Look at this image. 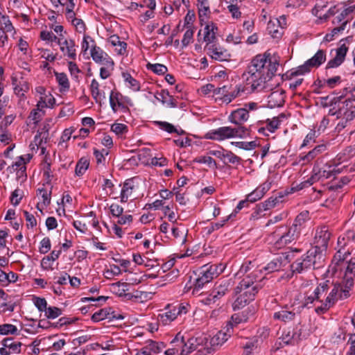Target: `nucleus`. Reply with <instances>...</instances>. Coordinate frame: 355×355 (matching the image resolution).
Listing matches in <instances>:
<instances>
[{
    "label": "nucleus",
    "mask_w": 355,
    "mask_h": 355,
    "mask_svg": "<svg viewBox=\"0 0 355 355\" xmlns=\"http://www.w3.org/2000/svg\"><path fill=\"white\" fill-rule=\"evenodd\" d=\"M279 26L277 24V20L270 19L267 26V30L271 36L274 38L279 37L281 35L278 30Z\"/></svg>",
    "instance_id": "nucleus-62"
},
{
    "label": "nucleus",
    "mask_w": 355,
    "mask_h": 355,
    "mask_svg": "<svg viewBox=\"0 0 355 355\" xmlns=\"http://www.w3.org/2000/svg\"><path fill=\"white\" fill-rule=\"evenodd\" d=\"M230 285V283L228 280L217 282L207 299V304L215 303L218 300L223 297L229 291Z\"/></svg>",
    "instance_id": "nucleus-13"
},
{
    "label": "nucleus",
    "mask_w": 355,
    "mask_h": 355,
    "mask_svg": "<svg viewBox=\"0 0 355 355\" xmlns=\"http://www.w3.org/2000/svg\"><path fill=\"white\" fill-rule=\"evenodd\" d=\"M328 285L325 283L320 284L315 288H311L308 291V297L305 306H314L318 313H323L329 309H324V306L328 297Z\"/></svg>",
    "instance_id": "nucleus-5"
},
{
    "label": "nucleus",
    "mask_w": 355,
    "mask_h": 355,
    "mask_svg": "<svg viewBox=\"0 0 355 355\" xmlns=\"http://www.w3.org/2000/svg\"><path fill=\"white\" fill-rule=\"evenodd\" d=\"M146 68L157 75H164L168 71V68L165 65L159 63H148Z\"/></svg>",
    "instance_id": "nucleus-55"
},
{
    "label": "nucleus",
    "mask_w": 355,
    "mask_h": 355,
    "mask_svg": "<svg viewBox=\"0 0 355 355\" xmlns=\"http://www.w3.org/2000/svg\"><path fill=\"white\" fill-rule=\"evenodd\" d=\"M205 49L207 51V55H209L212 59L220 62L230 60V54L228 51L217 44H212L208 46H205Z\"/></svg>",
    "instance_id": "nucleus-16"
},
{
    "label": "nucleus",
    "mask_w": 355,
    "mask_h": 355,
    "mask_svg": "<svg viewBox=\"0 0 355 355\" xmlns=\"http://www.w3.org/2000/svg\"><path fill=\"white\" fill-rule=\"evenodd\" d=\"M1 335H15L18 334V329L16 326L11 324H0Z\"/></svg>",
    "instance_id": "nucleus-56"
},
{
    "label": "nucleus",
    "mask_w": 355,
    "mask_h": 355,
    "mask_svg": "<svg viewBox=\"0 0 355 355\" xmlns=\"http://www.w3.org/2000/svg\"><path fill=\"white\" fill-rule=\"evenodd\" d=\"M44 109L43 107H36V108L32 110L28 117L29 123L36 125L40 122L45 114Z\"/></svg>",
    "instance_id": "nucleus-44"
},
{
    "label": "nucleus",
    "mask_w": 355,
    "mask_h": 355,
    "mask_svg": "<svg viewBox=\"0 0 355 355\" xmlns=\"http://www.w3.org/2000/svg\"><path fill=\"white\" fill-rule=\"evenodd\" d=\"M289 262L288 255H279L262 268L254 270L244 277L235 288L237 297L232 304L233 309H241L254 300L255 295L263 286L265 277L261 275L263 271L269 274L283 270Z\"/></svg>",
    "instance_id": "nucleus-1"
},
{
    "label": "nucleus",
    "mask_w": 355,
    "mask_h": 355,
    "mask_svg": "<svg viewBox=\"0 0 355 355\" xmlns=\"http://www.w3.org/2000/svg\"><path fill=\"white\" fill-rule=\"evenodd\" d=\"M355 154V145L345 148L343 153H339L336 159L339 163L347 161Z\"/></svg>",
    "instance_id": "nucleus-52"
},
{
    "label": "nucleus",
    "mask_w": 355,
    "mask_h": 355,
    "mask_svg": "<svg viewBox=\"0 0 355 355\" xmlns=\"http://www.w3.org/2000/svg\"><path fill=\"white\" fill-rule=\"evenodd\" d=\"M67 64L72 79L76 82H79V73H81V70L76 63L73 61L68 62Z\"/></svg>",
    "instance_id": "nucleus-57"
},
{
    "label": "nucleus",
    "mask_w": 355,
    "mask_h": 355,
    "mask_svg": "<svg viewBox=\"0 0 355 355\" xmlns=\"http://www.w3.org/2000/svg\"><path fill=\"white\" fill-rule=\"evenodd\" d=\"M347 51L348 46L343 40H341L339 46L335 49V56L327 62V68H336L340 66L344 62Z\"/></svg>",
    "instance_id": "nucleus-17"
},
{
    "label": "nucleus",
    "mask_w": 355,
    "mask_h": 355,
    "mask_svg": "<svg viewBox=\"0 0 355 355\" xmlns=\"http://www.w3.org/2000/svg\"><path fill=\"white\" fill-rule=\"evenodd\" d=\"M45 313V316L48 319H55L62 315V311L60 308L55 306L47 307Z\"/></svg>",
    "instance_id": "nucleus-63"
},
{
    "label": "nucleus",
    "mask_w": 355,
    "mask_h": 355,
    "mask_svg": "<svg viewBox=\"0 0 355 355\" xmlns=\"http://www.w3.org/2000/svg\"><path fill=\"white\" fill-rule=\"evenodd\" d=\"M355 85L344 89V93L339 97L324 96L320 98V103L323 107H331L329 114L336 116L337 118L346 116L348 111L355 108Z\"/></svg>",
    "instance_id": "nucleus-3"
},
{
    "label": "nucleus",
    "mask_w": 355,
    "mask_h": 355,
    "mask_svg": "<svg viewBox=\"0 0 355 355\" xmlns=\"http://www.w3.org/2000/svg\"><path fill=\"white\" fill-rule=\"evenodd\" d=\"M107 41L115 47V51L118 55H123L126 53L127 43L121 41L117 35H111Z\"/></svg>",
    "instance_id": "nucleus-32"
},
{
    "label": "nucleus",
    "mask_w": 355,
    "mask_h": 355,
    "mask_svg": "<svg viewBox=\"0 0 355 355\" xmlns=\"http://www.w3.org/2000/svg\"><path fill=\"white\" fill-rule=\"evenodd\" d=\"M12 84L14 85L15 94L18 96H24L25 93L29 89L28 84L24 80H21L18 83L17 80H15Z\"/></svg>",
    "instance_id": "nucleus-46"
},
{
    "label": "nucleus",
    "mask_w": 355,
    "mask_h": 355,
    "mask_svg": "<svg viewBox=\"0 0 355 355\" xmlns=\"http://www.w3.org/2000/svg\"><path fill=\"white\" fill-rule=\"evenodd\" d=\"M331 270L336 272L338 270L342 271L345 269V273L346 275H349L352 276L355 275V257L352 258L349 261H347V259L343 261V262H339V263H334L331 265Z\"/></svg>",
    "instance_id": "nucleus-22"
},
{
    "label": "nucleus",
    "mask_w": 355,
    "mask_h": 355,
    "mask_svg": "<svg viewBox=\"0 0 355 355\" xmlns=\"http://www.w3.org/2000/svg\"><path fill=\"white\" fill-rule=\"evenodd\" d=\"M90 55L92 60L96 63L105 65L107 67H112L114 66L113 60L107 53L103 51L99 46H97L96 44L92 46Z\"/></svg>",
    "instance_id": "nucleus-14"
},
{
    "label": "nucleus",
    "mask_w": 355,
    "mask_h": 355,
    "mask_svg": "<svg viewBox=\"0 0 355 355\" xmlns=\"http://www.w3.org/2000/svg\"><path fill=\"white\" fill-rule=\"evenodd\" d=\"M311 66L308 64V62L306 61L303 64L298 66L296 68H293L288 71L286 76L288 78L291 79L298 76H304L308 73H309L311 70Z\"/></svg>",
    "instance_id": "nucleus-33"
},
{
    "label": "nucleus",
    "mask_w": 355,
    "mask_h": 355,
    "mask_svg": "<svg viewBox=\"0 0 355 355\" xmlns=\"http://www.w3.org/2000/svg\"><path fill=\"white\" fill-rule=\"evenodd\" d=\"M339 173H340V170L338 168L336 162H334V164H326L322 166H320L317 162L313 166L311 176L312 177V180L316 182L330 178Z\"/></svg>",
    "instance_id": "nucleus-10"
},
{
    "label": "nucleus",
    "mask_w": 355,
    "mask_h": 355,
    "mask_svg": "<svg viewBox=\"0 0 355 355\" xmlns=\"http://www.w3.org/2000/svg\"><path fill=\"white\" fill-rule=\"evenodd\" d=\"M193 162L206 164L211 168H216L217 164L216 161L211 156H200L193 159Z\"/></svg>",
    "instance_id": "nucleus-51"
},
{
    "label": "nucleus",
    "mask_w": 355,
    "mask_h": 355,
    "mask_svg": "<svg viewBox=\"0 0 355 355\" xmlns=\"http://www.w3.org/2000/svg\"><path fill=\"white\" fill-rule=\"evenodd\" d=\"M159 96L162 103L167 107L174 108L178 107V101L173 96L170 95L168 91L164 89L162 90Z\"/></svg>",
    "instance_id": "nucleus-37"
},
{
    "label": "nucleus",
    "mask_w": 355,
    "mask_h": 355,
    "mask_svg": "<svg viewBox=\"0 0 355 355\" xmlns=\"http://www.w3.org/2000/svg\"><path fill=\"white\" fill-rule=\"evenodd\" d=\"M285 115L284 114H281L277 116L273 117L271 119H267L265 122L262 123V126L259 127L258 129L259 133H261L265 130H268L270 132H274L281 125L284 119H285Z\"/></svg>",
    "instance_id": "nucleus-24"
},
{
    "label": "nucleus",
    "mask_w": 355,
    "mask_h": 355,
    "mask_svg": "<svg viewBox=\"0 0 355 355\" xmlns=\"http://www.w3.org/2000/svg\"><path fill=\"white\" fill-rule=\"evenodd\" d=\"M0 46L3 47L8 43V37L6 33H10L14 30V27L8 17L6 15H1L0 17Z\"/></svg>",
    "instance_id": "nucleus-18"
},
{
    "label": "nucleus",
    "mask_w": 355,
    "mask_h": 355,
    "mask_svg": "<svg viewBox=\"0 0 355 355\" xmlns=\"http://www.w3.org/2000/svg\"><path fill=\"white\" fill-rule=\"evenodd\" d=\"M193 136V138H191L189 137H179L178 139H174L175 144L180 147H187V146H191L194 143L193 139L196 138V135H191Z\"/></svg>",
    "instance_id": "nucleus-58"
},
{
    "label": "nucleus",
    "mask_w": 355,
    "mask_h": 355,
    "mask_svg": "<svg viewBox=\"0 0 355 355\" xmlns=\"http://www.w3.org/2000/svg\"><path fill=\"white\" fill-rule=\"evenodd\" d=\"M297 313V312L295 311V309L286 306L279 311H275L273 314V318L286 323L293 320Z\"/></svg>",
    "instance_id": "nucleus-20"
},
{
    "label": "nucleus",
    "mask_w": 355,
    "mask_h": 355,
    "mask_svg": "<svg viewBox=\"0 0 355 355\" xmlns=\"http://www.w3.org/2000/svg\"><path fill=\"white\" fill-rule=\"evenodd\" d=\"M191 309L187 302H181L176 304H168L157 315V320L159 324L166 326L175 320L178 315L187 314Z\"/></svg>",
    "instance_id": "nucleus-7"
},
{
    "label": "nucleus",
    "mask_w": 355,
    "mask_h": 355,
    "mask_svg": "<svg viewBox=\"0 0 355 355\" xmlns=\"http://www.w3.org/2000/svg\"><path fill=\"white\" fill-rule=\"evenodd\" d=\"M326 60V52L324 50H318L315 54L307 60L308 64L311 68H318Z\"/></svg>",
    "instance_id": "nucleus-35"
},
{
    "label": "nucleus",
    "mask_w": 355,
    "mask_h": 355,
    "mask_svg": "<svg viewBox=\"0 0 355 355\" xmlns=\"http://www.w3.org/2000/svg\"><path fill=\"white\" fill-rule=\"evenodd\" d=\"M37 196L40 201L37 203L36 207L38 211L42 213L50 204L51 200V188H39L37 191Z\"/></svg>",
    "instance_id": "nucleus-19"
},
{
    "label": "nucleus",
    "mask_w": 355,
    "mask_h": 355,
    "mask_svg": "<svg viewBox=\"0 0 355 355\" xmlns=\"http://www.w3.org/2000/svg\"><path fill=\"white\" fill-rule=\"evenodd\" d=\"M318 257H320V254H318V250L311 249L300 258L297 259L291 265L288 264L287 266L291 267L293 273H301L307 269L314 268Z\"/></svg>",
    "instance_id": "nucleus-9"
},
{
    "label": "nucleus",
    "mask_w": 355,
    "mask_h": 355,
    "mask_svg": "<svg viewBox=\"0 0 355 355\" xmlns=\"http://www.w3.org/2000/svg\"><path fill=\"white\" fill-rule=\"evenodd\" d=\"M154 124L158 126L162 130L168 133H186L180 128L175 127L166 121H154Z\"/></svg>",
    "instance_id": "nucleus-39"
},
{
    "label": "nucleus",
    "mask_w": 355,
    "mask_h": 355,
    "mask_svg": "<svg viewBox=\"0 0 355 355\" xmlns=\"http://www.w3.org/2000/svg\"><path fill=\"white\" fill-rule=\"evenodd\" d=\"M96 44L94 40L88 35H84L83 42L81 44L82 51L86 53L92 46Z\"/></svg>",
    "instance_id": "nucleus-61"
},
{
    "label": "nucleus",
    "mask_w": 355,
    "mask_h": 355,
    "mask_svg": "<svg viewBox=\"0 0 355 355\" xmlns=\"http://www.w3.org/2000/svg\"><path fill=\"white\" fill-rule=\"evenodd\" d=\"M341 82V77L340 76H336L332 78L324 79L323 80L318 81V85L320 87H327L330 89L334 88L336 86L339 85Z\"/></svg>",
    "instance_id": "nucleus-49"
},
{
    "label": "nucleus",
    "mask_w": 355,
    "mask_h": 355,
    "mask_svg": "<svg viewBox=\"0 0 355 355\" xmlns=\"http://www.w3.org/2000/svg\"><path fill=\"white\" fill-rule=\"evenodd\" d=\"M128 284L127 283H116L112 285V289L114 293L120 297L125 296L130 299L131 297L130 294H127Z\"/></svg>",
    "instance_id": "nucleus-47"
},
{
    "label": "nucleus",
    "mask_w": 355,
    "mask_h": 355,
    "mask_svg": "<svg viewBox=\"0 0 355 355\" xmlns=\"http://www.w3.org/2000/svg\"><path fill=\"white\" fill-rule=\"evenodd\" d=\"M249 118V114L243 107L238 108L232 111L229 116V120L235 124L241 125Z\"/></svg>",
    "instance_id": "nucleus-28"
},
{
    "label": "nucleus",
    "mask_w": 355,
    "mask_h": 355,
    "mask_svg": "<svg viewBox=\"0 0 355 355\" xmlns=\"http://www.w3.org/2000/svg\"><path fill=\"white\" fill-rule=\"evenodd\" d=\"M55 104V98L51 92H48L43 96H40L36 107L43 108H53Z\"/></svg>",
    "instance_id": "nucleus-34"
},
{
    "label": "nucleus",
    "mask_w": 355,
    "mask_h": 355,
    "mask_svg": "<svg viewBox=\"0 0 355 355\" xmlns=\"http://www.w3.org/2000/svg\"><path fill=\"white\" fill-rule=\"evenodd\" d=\"M355 244V232L354 230H347L343 234L340 235L337 241V252L333 258V262L339 263L352 253V249Z\"/></svg>",
    "instance_id": "nucleus-6"
},
{
    "label": "nucleus",
    "mask_w": 355,
    "mask_h": 355,
    "mask_svg": "<svg viewBox=\"0 0 355 355\" xmlns=\"http://www.w3.org/2000/svg\"><path fill=\"white\" fill-rule=\"evenodd\" d=\"M309 219V212L306 210L303 211L296 216L291 227L300 235L302 230L305 227L306 223Z\"/></svg>",
    "instance_id": "nucleus-29"
},
{
    "label": "nucleus",
    "mask_w": 355,
    "mask_h": 355,
    "mask_svg": "<svg viewBox=\"0 0 355 355\" xmlns=\"http://www.w3.org/2000/svg\"><path fill=\"white\" fill-rule=\"evenodd\" d=\"M56 81L60 86V92H67L70 87L69 78L65 73L63 72H54Z\"/></svg>",
    "instance_id": "nucleus-38"
},
{
    "label": "nucleus",
    "mask_w": 355,
    "mask_h": 355,
    "mask_svg": "<svg viewBox=\"0 0 355 355\" xmlns=\"http://www.w3.org/2000/svg\"><path fill=\"white\" fill-rule=\"evenodd\" d=\"M204 338L202 337L189 336L184 335L185 349H182L184 354L187 355L196 350L197 347L202 343Z\"/></svg>",
    "instance_id": "nucleus-27"
},
{
    "label": "nucleus",
    "mask_w": 355,
    "mask_h": 355,
    "mask_svg": "<svg viewBox=\"0 0 355 355\" xmlns=\"http://www.w3.org/2000/svg\"><path fill=\"white\" fill-rule=\"evenodd\" d=\"M127 100L128 98L122 96L118 91L110 90V104L114 112H117L121 108H124Z\"/></svg>",
    "instance_id": "nucleus-23"
},
{
    "label": "nucleus",
    "mask_w": 355,
    "mask_h": 355,
    "mask_svg": "<svg viewBox=\"0 0 355 355\" xmlns=\"http://www.w3.org/2000/svg\"><path fill=\"white\" fill-rule=\"evenodd\" d=\"M241 158L234 154L232 152L226 150V153L225 154L223 163L224 164H238L240 163Z\"/></svg>",
    "instance_id": "nucleus-64"
},
{
    "label": "nucleus",
    "mask_w": 355,
    "mask_h": 355,
    "mask_svg": "<svg viewBox=\"0 0 355 355\" xmlns=\"http://www.w3.org/2000/svg\"><path fill=\"white\" fill-rule=\"evenodd\" d=\"M331 233L329 229L327 226L318 227L315 230L314 236V243L315 246L313 249L318 250V254L319 252L322 250H325L328 245V243L330 240Z\"/></svg>",
    "instance_id": "nucleus-11"
},
{
    "label": "nucleus",
    "mask_w": 355,
    "mask_h": 355,
    "mask_svg": "<svg viewBox=\"0 0 355 355\" xmlns=\"http://www.w3.org/2000/svg\"><path fill=\"white\" fill-rule=\"evenodd\" d=\"M347 24V21H345L342 23L341 25H339L338 26L334 28L330 33H327L324 36V41L329 42L334 40L335 35H336L339 33L343 31L345 29Z\"/></svg>",
    "instance_id": "nucleus-50"
},
{
    "label": "nucleus",
    "mask_w": 355,
    "mask_h": 355,
    "mask_svg": "<svg viewBox=\"0 0 355 355\" xmlns=\"http://www.w3.org/2000/svg\"><path fill=\"white\" fill-rule=\"evenodd\" d=\"M281 202L282 200H280L277 197H270L268 198L266 200L260 203V205L263 209L265 210V211H266L275 208Z\"/></svg>",
    "instance_id": "nucleus-54"
},
{
    "label": "nucleus",
    "mask_w": 355,
    "mask_h": 355,
    "mask_svg": "<svg viewBox=\"0 0 355 355\" xmlns=\"http://www.w3.org/2000/svg\"><path fill=\"white\" fill-rule=\"evenodd\" d=\"M135 189L134 182L132 179L125 180L121 190L120 201L122 203L126 202L132 195Z\"/></svg>",
    "instance_id": "nucleus-30"
},
{
    "label": "nucleus",
    "mask_w": 355,
    "mask_h": 355,
    "mask_svg": "<svg viewBox=\"0 0 355 355\" xmlns=\"http://www.w3.org/2000/svg\"><path fill=\"white\" fill-rule=\"evenodd\" d=\"M122 77L123 78L124 82L126 84V86L133 90L134 92H138L140 90V83L138 80L135 79L130 73L128 72H123Z\"/></svg>",
    "instance_id": "nucleus-40"
},
{
    "label": "nucleus",
    "mask_w": 355,
    "mask_h": 355,
    "mask_svg": "<svg viewBox=\"0 0 355 355\" xmlns=\"http://www.w3.org/2000/svg\"><path fill=\"white\" fill-rule=\"evenodd\" d=\"M300 234L291 226L281 225L277 227L272 234L273 245L276 248L281 249L295 241Z\"/></svg>",
    "instance_id": "nucleus-8"
},
{
    "label": "nucleus",
    "mask_w": 355,
    "mask_h": 355,
    "mask_svg": "<svg viewBox=\"0 0 355 355\" xmlns=\"http://www.w3.org/2000/svg\"><path fill=\"white\" fill-rule=\"evenodd\" d=\"M279 66L278 58L270 53L254 56L242 77L246 86L252 92H261L266 88V83L275 75Z\"/></svg>",
    "instance_id": "nucleus-2"
},
{
    "label": "nucleus",
    "mask_w": 355,
    "mask_h": 355,
    "mask_svg": "<svg viewBox=\"0 0 355 355\" xmlns=\"http://www.w3.org/2000/svg\"><path fill=\"white\" fill-rule=\"evenodd\" d=\"M327 1L318 0L314 8L312 9V14L318 17L317 23L321 24L328 19L327 14L322 15L321 12L327 6Z\"/></svg>",
    "instance_id": "nucleus-31"
},
{
    "label": "nucleus",
    "mask_w": 355,
    "mask_h": 355,
    "mask_svg": "<svg viewBox=\"0 0 355 355\" xmlns=\"http://www.w3.org/2000/svg\"><path fill=\"white\" fill-rule=\"evenodd\" d=\"M144 347L148 349V351H149L150 354L152 355L153 354L161 352L165 348V345L162 342L148 340Z\"/></svg>",
    "instance_id": "nucleus-42"
},
{
    "label": "nucleus",
    "mask_w": 355,
    "mask_h": 355,
    "mask_svg": "<svg viewBox=\"0 0 355 355\" xmlns=\"http://www.w3.org/2000/svg\"><path fill=\"white\" fill-rule=\"evenodd\" d=\"M171 230V234L175 239H179L182 241H185L186 230L182 225H180V227L173 226Z\"/></svg>",
    "instance_id": "nucleus-59"
},
{
    "label": "nucleus",
    "mask_w": 355,
    "mask_h": 355,
    "mask_svg": "<svg viewBox=\"0 0 355 355\" xmlns=\"http://www.w3.org/2000/svg\"><path fill=\"white\" fill-rule=\"evenodd\" d=\"M232 334V326L231 324H227L226 326L218 331L210 338V345L212 347H219L223 345Z\"/></svg>",
    "instance_id": "nucleus-15"
},
{
    "label": "nucleus",
    "mask_w": 355,
    "mask_h": 355,
    "mask_svg": "<svg viewBox=\"0 0 355 355\" xmlns=\"http://www.w3.org/2000/svg\"><path fill=\"white\" fill-rule=\"evenodd\" d=\"M268 105L270 108L281 107L284 103V92L277 89L268 96Z\"/></svg>",
    "instance_id": "nucleus-25"
},
{
    "label": "nucleus",
    "mask_w": 355,
    "mask_h": 355,
    "mask_svg": "<svg viewBox=\"0 0 355 355\" xmlns=\"http://www.w3.org/2000/svg\"><path fill=\"white\" fill-rule=\"evenodd\" d=\"M325 144H320L315 146L312 150L309 151L304 157H302L304 162H309L313 159L318 155L326 150Z\"/></svg>",
    "instance_id": "nucleus-45"
},
{
    "label": "nucleus",
    "mask_w": 355,
    "mask_h": 355,
    "mask_svg": "<svg viewBox=\"0 0 355 355\" xmlns=\"http://www.w3.org/2000/svg\"><path fill=\"white\" fill-rule=\"evenodd\" d=\"M40 39L43 41H46L48 42H56L58 44V41L60 40L61 38L57 37L51 31H42L40 32Z\"/></svg>",
    "instance_id": "nucleus-60"
},
{
    "label": "nucleus",
    "mask_w": 355,
    "mask_h": 355,
    "mask_svg": "<svg viewBox=\"0 0 355 355\" xmlns=\"http://www.w3.org/2000/svg\"><path fill=\"white\" fill-rule=\"evenodd\" d=\"M307 297L308 291H301L300 293L295 294L293 300V301L290 306L291 308L295 309L297 313H300L303 308H311V306L304 305L306 302H309L306 300Z\"/></svg>",
    "instance_id": "nucleus-26"
},
{
    "label": "nucleus",
    "mask_w": 355,
    "mask_h": 355,
    "mask_svg": "<svg viewBox=\"0 0 355 355\" xmlns=\"http://www.w3.org/2000/svg\"><path fill=\"white\" fill-rule=\"evenodd\" d=\"M225 268V266L222 263H207L202 266L199 270L198 277L193 283V293L198 292L206 284L217 277Z\"/></svg>",
    "instance_id": "nucleus-4"
},
{
    "label": "nucleus",
    "mask_w": 355,
    "mask_h": 355,
    "mask_svg": "<svg viewBox=\"0 0 355 355\" xmlns=\"http://www.w3.org/2000/svg\"><path fill=\"white\" fill-rule=\"evenodd\" d=\"M171 347L181 352L182 349H185L184 335L181 332L176 334L175 338L171 342Z\"/></svg>",
    "instance_id": "nucleus-48"
},
{
    "label": "nucleus",
    "mask_w": 355,
    "mask_h": 355,
    "mask_svg": "<svg viewBox=\"0 0 355 355\" xmlns=\"http://www.w3.org/2000/svg\"><path fill=\"white\" fill-rule=\"evenodd\" d=\"M3 346L8 347L12 354H19L21 352V343L15 341L12 338H4L2 340Z\"/></svg>",
    "instance_id": "nucleus-41"
},
{
    "label": "nucleus",
    "mask_w": 355,
    "mask_h": 355,
    "mask_svg": "<svg viewBox=\"0 0 355 355\" xmlns=\"http://www.w3.org/2000/svg\"><path fill=\"white\" fill-rule=\"evenodd\" d=\"M340 290L339 286H334L330 291H328V300L324 306V309H329L338 300Z\"/></svg>",
    "instance_id": "nucleus-43"
},
{
    "label": "nucleus",
    "mask_w": 355,
    "mask_h": 355,
    "mask_svg": "<svg viewBox=\"0 0 355 355\" xmlns=\"http://www.w3.org/2000/svg\"><path fill=\"white\" fill-rule=\"evenodd\" d=\"M58 44L60 46V51L63 53L64 55L67 56L69 59L75 60L76 59V46L74 40H64L58 41Z\"/></svg>",
    "instance_id": "nucleus-21"
},
{
    "label": "nucleus",
    "mask_w": 355,
    "mask_h": 355,
    "mask_svg": "<svg viewBox=\"0 0 355 355\" xmlns=\"http://www.w3.org/2000/svg\"><path fill=\"white\" fill-rule=\"evenodd\" d=\"M89 89L95 102L101 105L106 100L105 91L110 90V88L106 85H100L96 79H93L91 81Z\"/></svg>",
    "instance_id": "nucleus-12"
},
{
    "label": "nucleus",
    "mask_w": 355,
    "mask_h": 355,
    "mask_svg": "<svg viewBox=\"0 0 355 355\" xmlns=\"http://www.w3.org/2000/svg\"><path fill=\"white\" fill-rule=\"evenodd\" d=\"M217 28L213 24H207L204 30V40L207 42L206 46L212 44L216 40V31Z\"/></svg>",
    "instance_id": "nucleus-36"
},
{
    "label": "nucleus",
    "mask_w": 355,
    "mask_h": 355,
    "mask_svg": "<svg viewBox=\"0 0 355 355\" xmlns=\"http://www.w3.org/2000/svg\"><path fill=\"white\" fill-rule=\"evenodd\" d=\"M89 162L87 158L82 157L77 163L75 168L76 175L80 176L83 175L88 168Z\"/></svg>",
    "instance_id": "nucleus-53"
}]
</instances>
